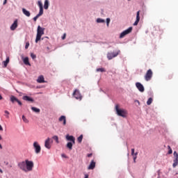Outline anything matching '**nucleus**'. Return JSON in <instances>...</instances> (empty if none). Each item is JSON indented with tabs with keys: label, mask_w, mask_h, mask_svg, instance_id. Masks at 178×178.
Segmentation results:
<instances>
[{
	"label": "nucleus",
	"mask_w": 178,
	"mask_h": 178,
	"mask_svg": "<svg viewBox=\"0 0 178 178\" xmlns=\"http://www.w3.org/2000/svg\"><path fill=\"white\" fill-rule=\"evenodd\" d=\"M115 111L118 116H121V118H127V111L123 108H119L118 104L115 106Z\"/></svg>",
	"instance_id": "1"
},
{
	"label": "nucleus",
	"mask_w": 178,
	"mask_h": 178,
	"mask_svg": "<svg viewBox=\"0 0 178 178\" xmlns=\"http://www.w3.org/2000/svg\"><path fill=\"white\" fill-rule=\"evenodd\" d=\"M44 31H45V28L40 27V26H38L37 35H36V39H35L36 44L40 41V40H41V37L44 35Z\"/></svg>",
	"instance_id": "2"
},
{
	"label": "nucleus",
	"mask_w": 178,
	"mask_h": 178,
	"mask_svg": "<svg viewBox=\"0 0 178 178\" xmlns=\"http://www.w3.org/2000/svg\"><path fill=\"white\" fill-rule=\"evenodd\" d=\"M26 172H31L33 170V168H34V163L31 161L26 160Z\"/></svg>",
	"instance_id": "3"
},
{
	"label": "nucleus",
	"mask_w": 178,
	"mask_h": 178,
	"mask_svg": "<svg viewBox=\"0 0 178 178\" xmlns=\"http://www.w3.org/2000/svg\"><path fill=\"white\" fill-rule=\"evenodd\" d=\"M120 54V50H118L116 52H108L107 54V59H108V60H111V59H113V58H116V56Z\"/></svg>",
	"instance_id": "4"
},
{
	"label": "nucleus",
	"mask_w": 178,
	"mask_h": 178,
	"mask_svg": "<svg viewBox=\"0 0 178 178\" xmlns=\"http://www.w3.org/2000/svg\"><path fill=\"white\" fill-rule=\"evenodd\" d=\"M54 140L51 138H47L44 141V147L47 149H51Z\"/></svg>",
	"instance_id": "5"
},
{
	"label": "nucleus",
	"mask_w": 178,
	"mask_h": 178,
	"mask_svg": "<svg viewBox=\"0 0 178 178\" xmlns=\"http://www.w3.org/2000/svg\"><path fill=\"white\" fill-rule=\"evenodd\" d=\"M152 74H154L152 70H148L145 75V80L146 81H149V80L152 79Z\"/></svg>",
	"instance_id": "6"
},
{
	"label": "nucleus",
	"mask_w": 178,
	"mask_h": 178,
	"mask_svg": "<svg viewBox=\"0 0 178 178\" xmlns=\"http://www.w3.org/2000/svg\"><path fill=\"white\" fill-rule=\"evenodd\" d=\"M133 31V27H129L128 29H126L120 35V38H123L124 36L127 35V34H130V33Z\"/></svg>",
	"instance_id": "7"
},
{
	"label": "nucleus",
	"mask_w": 178,
	"mask_h": 178,
	"mask_svg": "<svg viewBox=\"0 0 178 178\" xmlns=\"http://www.w3.org/2000/svg\"><path fill=\"white\" fill-rule=\"evenodd\" d=\"M73 97H74V98H76V99H79L80 101H81V98H83V97L81 96V94L80 93V91L77 89H76L74 91Z\"/></svg>",
	"instance_id": "8"
},
{
	"label": "nucleus",
	"mask_w": 178,
	"mask_h": 178,
	"mask_svg": "<svg viewBox=\"0 0 178 178\" xmlns=\"http://www.w3.org/2000/svg\"><path fill=\"white\" fill-rule=\"evenodd\" d=\"M33 147L35 154H40V152H41V146L38 144V142L33 143Z\"/></svg>",
	"instance_id": "9"
},
{
	"label": "nucleus",
	"mask_w": 178,
	"mask_h": 178,
	"mask_svg": "<svg viewBox=\"0 0 178 178\" xmlns=\"http://www.w3.org/2000/svg\"><path fill=\"white\" fill-rule=\"evenodd\" d=\"M174 163L172 164L173 168H176V166H178V154L175 151L174 152Z\"/></svg>",
	"instance_id": "10"
},
{
	"label": "nucleus",
	"mask_w": 178,
	"mask_h": 178,
	"mask_svg": "<svg viewBox=\"0 0 178 178\" xmlns=\"http://www.w3.org/2000/svg\"><path fill=\"white\" fill-rule=\"evenodd\" d=\"M136 87L140 92H144V91L145 90V89L144 88V86H143V84H141V83L140 82H137L136 83Z\"/></svg>",
	"instance_id": "11"
},
{
	"label": "nucleus",
	"mask_w": 178,
	"mask_h": 178,
	"mask_svg": "<svg viewBox=\"0 0 178 178\" xmlns=\"http://www.w3.org/2000/svg\"><path fill=\"white\" fill-rule=\"evenodd\" d=\"M18 166L21 170H24V172H27V169L26 168V161H22L18 163Z\"/></svg>",
	"instance_id": "12"
},
{
	"label": "nucleus",
	"mask_w": 178,
	"mask_h": 178,
	"mask_svg": "<svg viewBox=\"0 0 178 178\" xmlns=\"http://www.w3.org/2000/svg\"><path fill=\"white\" fill-rule=\"evenodd\" d=\"M66 140H67V141H72V144H76V138H74L73 136L67 135Z\"/></svg>",
	"instance_id": "13"
},
{
	"label": "nucleus",
	"mask_w": 178,
	"mask_h": 178,
	"mask_svg": "<svg viewBox=\"0 0 178 178\" xmlns=\"http://www.w3.org/2000/svg\"><path fill=\"white\" fill-rule=\"evenodd\" d=\"M58 121L62 122H63V126H66V116L65 115H61L58 118Z\"/></svg>",
	"instance_id": "14"
},
{
	"label": "nucleus",
	"mask_w": 178,
	"mask_h": 178,
	"mask_svg": "<svg viewBox=\"0 0 178 178\" xmlns=\"http://www.w3.org/2000/svg\"><path fill=\"white\" fill-rule=\"evenodd\" d=\"M140 22V10L136 13V19L134 23V26H138V23Z\"/></svg>",
	"instance_id": "15"
},
{
	"label": "nucleus",
	"mask_w": 178,
	"mask_h": 178,
	"mask_svg": "<svg viewBox=\"0 0 178 178\" xmlns=\"http://www.w3.org/2000/svg\"><path fill=\"white\" fill-rule=\"evenodd\" d=\"M16 29H17V19L14 21L13 24L10 26V30H12L13 31L16 30Z\"/></svg>",
	"instance_id": "16"
},
{
	"label": "nucleus",
	"mask_w": 178,
	"mask_h": 178,
	"mask_svg": "<svg viewBox=\"0 0 178 178\" xmlns=\"http://www.w3.org/2000/svg\"><path fill=\"white\" fill-rule=\"evenodd\" d=\"M22 99L28 102H34V99L29 96H23Z\"/></svg>",
	"instance_id": "17"
},
{
	"label": "nucleus",
	"mask_w": 178,
	"mask_h": 178,
	"mask_svg": "<svg viewBox=\"0 0 178 178\" xmlns=\"http://www.w3.org/2000/svg\"><path fill=\"white\" fill-rule=\"evenodd\" d=\"M22 60L24 65H26V66H31V64H30V61H29V57L22 58Z\"/></svg>",
	"instance_id": "18"
},
{
	"label": "nucleus",
	"mask_w": 178,
	"mask_h": 178,
	"mask_svg": "<svg viewBox=\"0 0 178 178\" xmlns=\"http://www.w3.org/2000/svg\"><path fill=\"white\" fill-rule=\"evenodd\" d=\"M95 168V162L94 161V160H92L90 162V164L89 165L88 169V170H92V169H94Z\"/></svg>",
	"instance_id": "19"
},
{
	"label": "nucleus",
	"mask_w": 178,
	"mask_h": 178,
	"mask_svg": "<svg viewBox=\"0 0 178 178\" xmlns=\"http://www.w3.org/2000/svg\"><path fill=\"white\" fill-rule=\"evenodd\" d=\"M22 13H24L27 17H30V16L31 15L30 11L26 10V8H22Z\"/></svg>",
	"instance_id": "20"
},
{
	"label": "nucleus",
	"mask_w": 178,
	"mask_h": 178,
	"mask_svg": "<svg viewBox=\"0 0 178 178\" xmlns=\"http://www.w3.org/2000/svg\"><path fill=\"white\" fill-rule=\"evenodd\" d=\"M38 83H45V80L44 79V76H40L37 79Z\"/></svg>",
	"instance_id": "21"
},
{
	"label": "nucleus",
	"mask_w": 178,
	"mask_h": 178,
	"mask_svg": "<svg viewBox=\"0 0 178 178\" xmlns=\"http://www.w3.org/2000/svg\"><path fill=\"white\" fill-rule=\"evenodd\" d=\"M44 8L46 10L49 8V1L48 0L44 1Z\"/></svg>",
	"instance_id": "22"
},
{
	"label": "nucleus",
	"mask_w": 178,
	"mask_h": 178,
	"mask_svg": "<svg viewBox=\"0 0 178 178\" xmlns=\"http://www.w3.org/2000/svg\"><path fill=\"white\" fill-rule=\"evenodd\" d=\"M18 100H19V99H18L17 98H16V97H15V96H13V95H12V96L10 97V101H11V102H12L13 104H15V102H17Z\"/></svg>",
	"instance_id": "23"
},
{
	"label": "nucleus",
	"mask_w": 178,
	"mask_h": 178,
	"mask_svg": "<svg viewBox=\"0 0 178 178\" xmlns=\"http://www.w3.org/2000/svg\"><path fill=\"white\" fill-rule=\"evenodd\" d=\"M67 148H68L70 151H71V149H73V143L72 142L67 143Z\"/></svg>",
	"instance_id": "24"
},
{
	"label": "nucleus",
	"mask_w": 178,
	"mask_h": 178,
	"mask_svg": "<svg viewBox=\"0 0 178 178\" xmlns=\"http://www.w3.org/2000/svg\"><path fill=\"white\" fill-rule=\"evenodd\" d=\"M31 110L35 113H40V112H41V110H40V108H37L35 107H31Z\"/></svg>",
	"instance_id": "25"
},
{
	"label": "nucleus",
	"mask_w": 178,
	"mask_h": 178,
	"mask_svg": "<svg viewBox=\"0 0 178 178\" xmlns=\"http://www.w3.org/2000/svg\"><path fill=\"white\" fill-rule=\"evenodd\" d=\"M10 58L9 57L6 58V60L3 61L4 67H6L8 66V63H9Z\"/></svg>",
	"instance_id": "26"
},
{
	"label": "nucleus",
	"mask_w": 178,
	"mask_h": 178,
	"mask_svg": "<svg viewBox=\"0 0 178 178\" xmlns=\"http://www.w3.org/2000/svg\"><path fill=\"white\" fill-rule=\"evenodd\" d=\"M52 139H53V140H55V141H56V143L57 144H59V137H58V136H54L52 137Z\"/></svg>",
	"instance_id": "27"
},
{
	"label": "nucleus",
	"mask_w": 178,
	"mask_h": 178,
	"mask_svg": "<svg viewBox=\"0 0 178 178\" xmlns=\"http://www.w3.org/2000/svg\"><path fill=\"white\" fill-rule=\"evenodd\" d=\"M42 15H44V8H40V11L38 15L40 17V16H42Z\"/></svg>",
	"instance_id": "28"
},
{
	"label": "nucleus",
	"mask_w": 178,
	"mask_h": 178,
	"mask_svg": "<svg viewBox=\"0 0 178 178\" xmlns=\"http://www.w3.org/2000/svg\"><path fill=\"white\" fill-rule=\"evenodd\" d=\"M168 154L169 155H170L171 154H173V150H172V147H170V146H168Z\"/></svg>",
	"instance_id": "29"
},
{
	"label": "nucleus",
	"mask_w": 178,
	"mask_h": 178,
	"mask_svg": "<svg viewBox=\"0 0 178 178\" xmlns=\"http://www.w3.org/2000/svg\"><path fill=\"white\" fill-rule=\"evenodd\" d=\"M97 72H101L102 73H104L105 72H106V70H105V68H97L96 70Z\"/></svg>",
	"instance_id": "30"
},
{
	"label": "nucleus",
	"mask_w": 178,
	"mask_h": 178,
	"mask_svg": "<svg viewBox=\"0 0 178 178\" xmlns=\"http://www.w3.org/2000/svg\"><path fill=\"white\" fill-rule=\"evenodd\" d=\"M152 97H149L147 102V105H151L152 104Z\"/></svg>",
	"instance_id": "31"
},
{
	"label": "nucleus",
	"mask_w": 178,
	"mask_h": 178,
	"mask_svg": "<svg viewBox=\"0 0 178 178\" xmlns=\"http://www.w3.org/2000/svg\"><path fill=\"white\" fill-rule=\"evenodd\" d=\"M78 143H81L83 141V135H80L79 137L77 138Z\"/></svg>",
	"instance_id": "32"
},
{
	"label": "nucleus",
	"mask_w": 178,
	"mask_h": 178,
	"mask_svg": "<svg viewBox=\"0 0 178 178\" xmlns=\"http://www.w3.org/2000/svg\"><path fill=\"white\" fill-rule=\"evenodd\" d=\"M97 23H105V20H104V19H101V18H98V19H97Z\"/></svg>",
	"instance_id": "33"
},
{
	"label": "nucleus",
	"mask_w": 178,
	"mask_h": 178,
	"mask_svg": "<svg viewBox=\"0 0 178 178\" xmlns=\"http://www.w3.org/2000/svg\"><path fill=\"white\" fill-rule=\"evenodd\" d=\"M22 120L24 122V123H29V120H27L24 115H22Z\"/></svg>",
	"instance_id": "34"
},
{
	"label": "nucleus",
	"mask_w": 178,
	"mask_h": 178,
	"mask_svg": "<svg viewBox=\"0 0 178 178\" xmlns=\"http://www.w3.org/2000/svg\"><path fill=\"white\" fill-rule=\"evenodd\" d=\"M38 5L40 9L43 8L42 3L41 1H38Z\"/></svg>",
	"instance_id": "35"
},
{
	"label": "nucleus",
	"mask_w": 178,
	"mask_h": 178,
	"mask_svg": "<svg viewBox=\"0 0 178 178\" xmlns=\"http://www.w3.org/2000/svg\"><path fill=\"white\" fill-rule=\"evenodd\" d=\"M31 57L32 58V59H35V58H37V56L35 54H34L33 53H31Z\"/></svg>",
	"instance_id": "36"
},
{
	"label": "nucleus",
	"mask_w": 178,
	"mask_h": 178,
	"mask_svg": "<svg viewBox=\"0 0 178 178\" xmlns=\"http://www.w3.org/2000/svg\"><path fill=\"white\" fill-rule=\"evenodd\" d=\"M29 47H30V43L27 42L25 45V49H29Z\"/></svg>",
	"instance_id": "37"
},
{
	"label": "nucleus",
	"mask_w": 178,
	"mask_h": 178,
	"mask_svg": "<svg viewBox=\"0 0 178 178\" xmlns=\"http://www.w3.org/2000/svg\"><path fill=\"white\" fill-rule=\"evenodd\" d=\"M138 153H135V156H134V161L136 162V159H137V155H138Z\"/></svg>",
	"instance_id": "38"
},
{
	"label": "nucleus",
	"mask_w": 178,
	"mask_h": 178,
	"mask_svg": "<svg viewBox=\"0 0 178 178\" xmlns=\"http://www.w3.org/2000/svg\"><path fill=\"white\" fill-rule=\"evenodd\" d=\"M106 23H107V26H109V23H111V19L107 18L106 19Z\"/></svg>",
	"instance_id": "39"
},
{
	"label": "nucleus",
	"mask_w": 178,
	"mask_h": 178,
	"mask_svg": "<svg viewBox=\"0 0 178 178\" xmlns=\"http://www.w3.org/2000/svg\"><path fill=\"white\" fill-rule=\"evenodd\" d=\"M38 17H40L38 16V15H37L35 17H33V21L37 22V19H38Z\"/></svg>",
	"instance_id": "40"
},
{
	"label": "nucleus",
	"mask_w": 178,
	"mask_h": 178,
	"mask_svg": "<svg viewBox=\"0 0 178 178\" xmlns=\"http://www.w3.org/2000/svg\"><path fill=\"white\" fill-rule=\"evenodd\" d=\"M4 113H6V115H6V118H9V115H9V111H4Z\"/></svg>",
	"instance_id": "41"
},
{
	"label": "nucleus",
	"mask_w": 178,
	"mask_h": 178,
	"mask_svg": "<svg viewBox=\"0 0 178 178\" xmlns=\"http://www.w3.org/2000/svg\"><path fill=\"white\" fill-rule=\"evenodd\" d=\"M131 155L132 156H134L136 155V153H134V149H131Z\"/></svg>",
	"instance_id": "42"
},
{
	"label": "nucleus",
	"mask_w": 178,
	"mask_h": 178,
	"mask_svg": "<svg viewBox=\"0 0 178 178\" xmlns=\"http://www.w3.org/2000/svg\"><path fill=\"white\" fill-rule=\"evenodd\" d=\"M17 104L18 105H20V106H22V102H20L19 100H17Z\"/></svg>",
	"instance_id": "43"
},
{
	"label": "nucleus",
	"mask_w": 178,
	"mask_h": 178,
	"mask_svg": "<svg viewBox=\"0 0 178 178\" xmlns=\"http://www.w3.org/2000/svg\"><path fill=\"white\" fill-rule=\"evenodd\" d=\"M87 156H88V158H91V156H92V153L88 154L87 155Z\"/></svg>",
	"instance_id": "44"
},
{
	"label": "nucleus",
	"mask_w": 178,
	"mask_h": 178,
	"mask_svg": "<svg viewBox=\"0 0 178 178\" xmlns=\"http://www.w3.org/2000/svg\"><path fill=\"white\" fill-rule=\"evenodd\" d=\"M66 38V33L63 34V36L62 37V40H65Z\"/></svg>",
	"instance_id": "45"
},
{
	"label": "nucleus",
	"mask_w": 178,
	"mask_h": 178,
	"mask_svg": "<svg viewBox=\"0 0 178 178\" xmlns=\"http://www.w3.org/2000/svg\"><path fill=\"white\" fill-rule=\"evenodd\" d=\"M3 131V128H2V126L0 125V131Z\"/></svg>",
	"instance_id": "46"
},
{
	"label": "nucleus",
	"mask_w": 178,
	"mask_h": 178,
	"mask_svg": "<svg viewBox=\"0 0 178 178\" xmlns=\"http://www.w3.org/2000/svg\"><path fill=\"white\" fill-rule=\"evenodd\" d=\"M84 178H88V174H85V177Z\"/></svg>",
	"instance_id": "47"
},
{
	"label": "nucleus",
	"mask_w": 178,
	"mask_h": 178,
	"mask_svg": "<svg viewBox=\"0 0 178 178\" xmlns=\"http://www.w3.org/2000/svg\"><path fill=\"white\" fill-rule=\"evenodd\" d=\"M6 2H7V0H4V2H3V5H6Z\"/></svg>",
	"instance_id": "48"
},
{
	"label": "nucleus",
	"mask_w": 178,
	"mask_h": 178,
	"mask_svg": "<svg viewBox=\"0 0 178 178\" xmlns=\"http://www.w3.org/2000/svg\"><path fill=\"white\" fill-rule=\"evenodd\" d=\"M154 29H156H156H157V30H159V26H156V27H154Z\"/></svg>",
	"instance_id": "49"
},
{
	"label": "nucleus",
	"mask_w": 178,
	"mask_h": 178,
	"mask_svg": "<svg viewBox=\"0 0 178 178\" xmlns=\"http://www.w3.org/2000/svg\"><path fill=\"white\" fill-rule=\"evenodd\" d=\"M63 158H66V155L62 154Z\"/></svg>",
	"instance_id": "50"
},
{
	"label": "nucleus",
	"mask_w": 178,
	"mask_h": 178,
	"mask_svg": "<svg viewBox=\"0 0 178 178\" xmlns=\"http://www.w3.org/2000/svg\"><path fill=\"white\" fill-rule=\"evenodd\" d=\"M3 99L2 95H0V101Z\"/></svg>",
	"instance_id": "51"
},
{
	"label": "nucleus",
	"mask_w": 178,
	"mask_h": 178,
	"mask_svg": "<svg viewBox=\"0 0 178 178\" xmlns=\"http://www.w3.org/2000/svg\"><path fill=\"white\" fill-rule=\"evenodd\" d=\"M0 149H2V145L0 144Z\"/></svg>",
	"instance_id": "52"
},
{
	"label": "nucleus",
	"mask_w": 178,
	"mask_h": 178,
	"mask_svg": "<svg viewBox=\"0 0 178 178\" xmlns=\"http://www.w3.org/2000/svg\"><path fill=\"white\" fill-rule=\"evenodd\" d=\"M2 140V136L0 135V141Z\"/></svg>",
	"instance_id": "53"
},
{
	"label": "nucleus",
	"mask_w": 178,
	"mask_h": 178,
	"mask_svg": "<svg viewBox=\"0 0 178 178\" xmlns=\"http://www.w3.org/2000/svg\"><path fill=\"white\" fill-rule=\"evenodd\" d=\"M137 102H138L140 104V102L137 101Z\"/></svg>",
	"instance_id": "54"
},
{
	"label": "nucleus",
	"mask_w": 178,
	"mask_h": 178,
	"mask_svg": "<svg viewBox=\"0 0 178 178\" xmlns=\"http://www.w3.org/2000/svg\"><path fill=\"white\" fill-rule=\"evenodd\" d=\"M0 172H2V170H0Z\"/></svg>",
	"instance_id": "55"
}]
</instances>
